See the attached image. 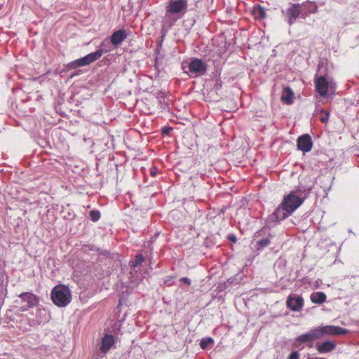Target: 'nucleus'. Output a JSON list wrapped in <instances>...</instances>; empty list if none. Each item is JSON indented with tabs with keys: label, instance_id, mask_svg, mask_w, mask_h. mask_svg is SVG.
I'll return each instance as SVG.
<instances>
[{
	"label": "nucleus",
	"instance_id": "nucleus-13",
	"mask_svg": "<svg viewBox=\"0 0 359 359\" xmlns=\"http://www.w3.org/2000/svg\"><path fill=\"white\" fill-rule=\"evenodd\" d=\"M128 34L125 29L114 32L111 36V43L114 47L119 46L126 38Z\"/></svg>",
	"mask_w": 359,
	"mask_h": 359
},
{
	"label": "nucleus",
	"instance_id": "nucleus-27",
	"mask_svg": "<svg viewBox=\"0 0 359 359\" xmlns=\"http://www.w3.org/2000/svg\"><path fill=\"white\" fill-rule=\"evenodd\" d=\"M299 353L298 351H293L290 355L288 359H299Z\"/></svg>",
	"mask_w": 359,
	"mask_h": 359
},
{
	"label": "nucleus",
	"instance_id": "nucleus-24",
	"mask_svg": "<svg viewBox=\"0 0 359 359\" xmlns=\"http://www.w3.org/2000/svg\"><path fill=\"white\" fill-rule=\"evenodd\" d=\"M144 261V257L141 255L139 254L135 256V259L132 262V266L133 267L137 266Z\"/></svg>",
	"mask_w": 359,
	"mask_h": 359
},
{
	"label": "nucleus",
	"instance_id": "nucleus-14",
	"mask_svg": "<svg viewBox=\"0 0 359 359\" xmlns=\"http://www.w3.org/2000/svg\"><path fill=\"white\" fill-rule=\"evenodd\" d=\"M114 344V337L111 334H105L102 340L100 350L102 353H107Z\"/></svg>",
	"mask_w": 359,
	"mask_h": 359
},
{
	"label": "nucleus",
	"instance_id": "nucleus-20",
	"mask_svg": "<svg viewBox=\"0 0 359 359\" xmlns=\"http://www.w3.org/2000/svg\"><path fill=\"white\" fill-rule=\"evenodd\" d=\"M307 11L309 13H315L317 11L318 6L315 2L308 1L300 5Z\"/></svg>",
	"mask_w": 359,
	"mask_h": 359
},
{
	"label": "nucleus",
	"instance_id": "nucleus-6",
	"mask_svg": "<svg viewBox=\"0 0 359 359\" xmlns=\"http://www.w3.org/2000/svg\"><path fill=\"white\" fill-rule=\"evenodd\" d=\"M298 191H292L285 196L281 202L283 205L292 214L304 202V198L297 194Z\"/></svg>",
	"mask_w": 359,
	"mask_h": 359
},
{
	"label": "nucleus",
	"instance_id": "nucleus-30",
	"mask_svg": "<svg viewBox=\"0 0 359 359\" xmlns=\"http://www.w3.org/2000/svg\"><path fill=\"white\" fill-rule=\"evenodd\" d=\"M228 238L229 241H231L233 242H236V237L235 235L233 234H230L229 236H228Z\"/></svg>",
	"mask_w": 359,
	"mask_h": 359
},
{
	"label": "nucleus",
	"instance_id": "nucleus-22",
	"mask_svg": "<svg viewBox=\"0 0 359 359\" xmlns=\"http://www.w3.org/2000/svg\"><path fill=\"white\" fill-rule=\"evenodd\" d=\"M101 217L100 212L97 210H93L90 212V218L93 222H97Z\"/></svg>",
	"mask_w": 359,
	"mask_h": 359
},
{
	"label": "nucleus",
	"instance_id": "nucleus-32",
	"mask_svg": "<svg viewBox=\"0 0 359 359\" xmlns=\"http://www.w3.org/2000/svg\"><path fill=\"white\" fill-rule=\"evenodd\" d=\"M151 175L155 176V175H156V170H151Z\"/></svg>",
	"mask_w": 359,
	"mask_h": 359
},
{
	"label": "nucleus",
	"instance_id": "nucleus-12",
	"mask_svg": "<svg viewBox=\"0 0 359 359\" xmlns=\"http://www.w3.org/2000/svg\"><path fill=\"white\" fill-rule=\"evenodd\" d=\"M319 332L316 330V329H313L310 332L307 333H304L298 336L295 341L299 343H307L312 342L316 339H319Z\"/></svg>",
	"mask_w": 359,
	"mask_h": 359
},
{
	"label": "nucleus",
	"instance_id": "nucleus-18",
	"mask_svg": "<svg viewBox=\"0 0 359 359\" xmlns=\"http://www.w3.org/2000/svg\"><path fill=\"white\" fill-rule=\"evenodd\" d=\"M311 301L313 303L321 304L326 301V295L323 292H316L311 294Z\"/></svg>",
	"mask_w": 359,
	"mask_h": 359
},
{
	"label": "nucleus",
	"instance_id": "nucleus-34",
	"mask_svg": "<svg viewBox=\"0 0 359 359\" xmlns=\"http://www.w3.org/2000/svg\"><path fill=\"white\" fill-rule=\"evenodd\" d=\"M39 312L40 313H42L43 312L46 313V311H45L44 309H43V310L39 309Z\"/></svg>",
	"mask_w": 359,
	"mask_h": 359
},
{
	"label": "nucleus",
	"instance_id": "nucleus-5",
	"mask_svg": "<svg viewBox=\"0 0 359 359\" xmlns=\"http://www.w3.org/2000/svg\"><path fill=\"white\" fill-rule=\"evenodd\" d=\"M315 86L318 93L323 97L329 91L333 93L336 89V83L332 79L329 80L324 76H316Z\"/></svg>",
	"mask_w": 359,
	"mask_h": 359
},
{
	"label": "nucleus",
	"instance_id": "nucleus-15",
	"mask_svg": "<svg viewBox=\"0 0 359 359\" xmlns=\"http://www.w3.org/2000/svg\"><path fill=\"white\" fill-rule=\"evenodd\" d=\"M335 348V344L332 341H326L316 345V349L320 353H326L332 351Z\"/></svg>",
	"mask_w": 359,
	"mask_h": 359
},
{
	"label": "nucleus",
	"instance_id": "nucleus-21",
	"mask_svg": "<svg viewBox=\"0 0 359 359\" xmlns=\"http://www.w3.org/2000/svg\"><path fill=\"white\" fill-rule=\"evenodd\" d=\"M253 14L256 18L264 19L266 16L264 8L258 5L253 8Z\"/></svg>",
	"mask_w": 359,
	"mask_h": 359
},
{
	"label": "nucleus",
	"instance_id": "nucleus-16",
	"mask_svg": "<svg viewBox=\"0 0 359 359\" xmlns=\"http://www.w3.org/2000/svg\"><path fill=\"white\" fill-rule=\"evenodd\" d=\"M277 216V218L281 222L288 217L292 213L286 208L282 203H280L278 207L273 212Z\"/></svg>",
	"mask_w": 359,
	"mask_h": 359
},
{
	"label": "nucleus",
	"instance_id": "nucleus-8",
	"mask_svg": "<svg viewBox=\"0 0 359 359\" xmlns=\"http://www.w3.org/2000/svg\"><path fill=\"white\" fill-rule=\"evenodd\" d=\"M316 329L319 332V339L325 334L338 335L344 334L348 332L347 330L334 325H326Z\"/></svg>",
	"mask_w": 359,
	"mask_h": 359
},
{
	"label": "nucleus",
	"instance_id": "nucleus-2",
	"mask_svg": "<svg viewBox=\"0 0 359 359\" xmlns=\"http://www.w3.org/2000/svg\"><path fill=\"white\" fill-rule=\"evenodd\" d=\"M51 299L58 307L67 306L72 300L69 288L62 285L54 287L51 291Z\"/></svg>",
	"mask_w": 359,
	"mask_h": 359
},
{
	"label": "nucleus",
	"instance_id": "nucleus-4",
	"mask_svg": "<svg viewBox=\"0 0 359 359\" xmlns=\"http://www.w3.org/2000/svg\"><path fill=\"white\" fill-rule=\"evenodd\" d=\"M188 69L185 70V65L182 64V69L184 72L189 74L191 78H196L198 76H203L207 72V65L201 59L194 58L188 64Z\"/></svg>",
	"mask_w": 359,
	"mask_h": 359
},
{
	"label": "nucleus",
	"instance_id": "nucleus-7",
	"mask_svg": "<svg viewBox=\"0 0 359 359\" xmlns=\"http://www.w3.org/2000/svg\"><path fill=\"white\" fill-rule=\"evenodd\" d=\"M282 13L287 18L288 24L292 25L301 15L300 4H291L289 8L282 10Z\"/></svg>",
	"mask_w": 359,
	"mask_h": 359
},
{
	"label": "nucleus",
	"instance_id": "nucleus-28",
	"mask_svg": "<svg viewBox=\"0 0 359 359\" xmlns=\"http://www.w3.org/2000/svg\"><path fill=\"white\" fill-rule=\"evenodd\" d=\"M172 130V128L170 127H164L162 128L161 131L163 134L168 135Z\"/></svg>",
	"mask_w": 359,
	"mask_h": 359
},
{
	"label": "nucleus",
	"instance_id": "nucleus-33",
	"mask_svg": "<svg viewBox=\"0 0 359 359\" xmlns=\"http://www.w3.org/2000/svg\"><path fill=\"white\" fill-rule=\"evenodd\" d=\"M79 73L72 74L70 76V78H73L74 76H76V75H79Z\"/></svg>",
	"mask_w": 359,
	"mask_h": 359
},
{
	"label": "nucleus",
	"instance_id": "nucleus-31",
	"mask_svg": "<svg viewBox=\"0 0 359 359\" xmlns=\"http://www.w3.org/2000/svg\"><path fill=\"white\" fill-rule=\"evenodd\" d=\"M330 188H331V186L330 185L326 189H324V192H325V195H327V191L330 189Z\"/></svg>",
	"mask_w": 359,
	"mask_h": 359
},
{
	"label": "nucleus",
	"instance_id": "nucleus-25",
	"mask_svg": "<svg viewBox=\"0 0 359 359\" xmlns=\"http://www.w3.org/2000/svg\"><path fill=\"white\" fill-rule=\"evenodd\" d=\"M210 343H213L212 338L209 337L203 339L200 342V346L201 348L205 349Z\"/></svg>",
	"mask_w": 359,
	"mask_h": 359
},
{
	"label": "nucleus",
	"instance_id": "nucleus-35",
	"mask_svg": "<svg viewBox=\"0 0 359 359\" xmlns=\"http://www.w3.org/2000/svg\"><path fill=\"white\" fill-rule=\"evenodd\" d=\"M302 17H303V18H305V15H304V13H302Z\"/></svg>",
	"mask_w": 359,
	"mask_h": 359
},
{
	"label": "nucleus",
	"instance_id": "nucleus-29",
	"mask_svg": "<svg viewBox=\"0 0 359 359\" xmlns=\"http://www.w3.org/2000/svg\"><path fill=\"white\" fill-rule=\"evenodd\" d=\"M180 281L187 284V285H190L191 284V280L188 278H186V277H182L180 278Z\"/></svg>",
	"mask_w": 359,
	"mask_h": 359
},
{
	"label": "nucleus",
	"instance_id": "nucleus-11",
	"mask_svg": "<svg viewBox=\"0 0 359 359\" xmlns=\"http://www.w3.org/2000/svg\"><path fill=\"white\" fill-rule=\"evenodd\" d=\"M286 305L292 311H299L304 306V299L300 296H288Z\"/></svg>",
	"mask_w": 359,
	"mask_h": 359
},
{
	"label": "nucleus",
	"instance_id": "nucleus-9",
	"mask_svg": "<svg viewBox=\"0 0 359 359\" xmlns=\"http://www.w3.org/2000/svg\"><path fill=\"white\" fill-rule=\"evenodd\" d=\"M19 297L22 299V302L25 304L22 307L23 311L34 307L39 303L38 297L30 292H22L19 295Z\"/></svg>",
	"mask_w": 359,
	"mask_h": 359
},
{
	"label": "nucleus",
	"instance_id": "nucleus-23",
	"mask_svg": "<svg viewBox=\"0 0 359 359\" xmlns=\"http://www.w3.org/2000/svg\"><path fill=\"white\" fill-rule=\"evenodd\" d=\"M270 240L268 238H262L257 242L258 250L263 249L270 244Z\"/></svg>",
	"mask_w": 359,
	"mask_h": 359
},
{
	"label": "nucleus",
	"instance_id": "nucleus-17",
	"mask_svg": "<svg viewBox=\"0 0 359 359\" xmlns=\"http://www.w3.org/2000/svg\"><path fill=\"white\" fill-rule=\"evenodd\" d=\"M293 96L294 94L291 88L289 87H286L283 89L281 95V100L287 104H291L293 101Z\"/></svg>",
	"mask_w": 359,
	"mask_h": 359
},
{
	"label": "nucleus",
	"instance_id": "nucleus-19",
	"mask_svg": "<svg viewBox=\"0 0 359 359\" xmlns=\"http://www.w3.org/2000/svg\"><path fill=\"white\" fill-rule=\"evenodd\" d=\"M280 221L279 219L277 218V216H276L275 213L273 212L272 214L269 215L267 217V219L266 220V225L269 228H272L275 226L277 224H278Z\"/></svg>",
	"mask_w": 359,
	"mask_h": 359
},
{
	"label": "nucleus",
	"instance_id": "nucleus-3",
	"mask_svg": "<svg viewBox=\"0 0 359 359\" xmlns=\"http://www.w3.org/2000/svg\"><path fill=\"white\" fill-rule=\"evenodd\" d=\"M102 49H98L93 53H90L86 56L77 59L67 64V70L75 69L79 67L87 66L98 60L103 54Z\"/></svg>",
	"mask_w": 359,
	"mask_h": 359
},
{
	"label": "nucleus",
	"instance_id": "nucleus-10",
	"mask_svg": "<svg viewBox=\"0 0 359 359\" xmlns=\"http://www.w3.org/2000/svg\"><path fill=\"white\" fill-rule=\"evenodd\" d=\"M297 144L299 150L306 153L311 150L313 142L309 134H304L298 137Z\"/></svg>",
	"mask_w": 359,
	"mask_h": 359
},
{
	"label": "nucleus",
	"instance_id": "nucleus-1",
	"mask_svg": "<svg viewBox=\"0 0 359 359\" xmlns=\"http://www.w3.org/2000/svg\"><path fill=\"white\" fill-rule=\"evenodd\" d=\"M187 11V0H171L166 6L163 22L168 27L174 25Z\"/></svg>",
	"mask_w": 359,
	"mask_h": 359
},
{
	"label": "nucleus",
	"instance_id": "nucleus-26",
	"mask_svg": "<svg viewBox=\"0 0 359 359\" xmlns=\"http://www.w3.org/2000/svg\"><path fill=\"white\" fill-rule=\"evenodd\" d=\"M321 113H324V111H321ZM329 118V113L325 112L324 115H323L320 120L322 123H327Z\"/></svg>",
	"mask_w": 359,
	"mask_h": 359
},
{
	"label": "nucleus",
	"instance_id": "nucleus-36",
	"mask_svg": "<svg viewBox=\"0 0 359 359\" xmlns=\"http://www.w3.org/2000/svg\"><path fill=\"white\" fill-rule=\"evenodd\" d=\"M312 346H313V344H311L309 345V347H312Z\"/></svg>",
	"mask_w": 359,
	"mask_h": 359
}]
</instances>
